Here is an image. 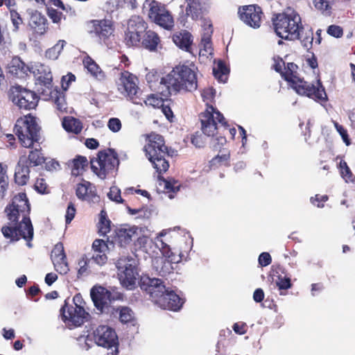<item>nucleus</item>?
<instances>
[{"label":"nucleus","mask_w":355,"mask_h":355,"mask_svg":"<svg viewBox=\"0 0 355 355\" xmlns=\"http://www.w3.org/2000/svg\"><path fill=\"white\" fill-rule=\"evenodd\" d=\"M327 33L335 37H340L343 35V28L336 25H331L327 29Z\"/></svg>","instance_id":"55"},{"label":"nucleus","mask_w":355,"mask_h":355,"mask_svg":"<svg viewBox=\"0 0 355 355\" xmlns=\"http://www.w3.org/2000/svg\"><path fill=\"white\" fill-rule=\"evenodd\" d=\"M339 168L340 171V174L342 178L346 182H353L354 176L352 173L351 172L349 168L348 167L346 162L344 160H340L339 163Z\"/></svg>","instance_id":"43"},{"label":"nucleus","mask_w":355,"mask_h":355,"mask_svg":"<svg viewBox=\"0 0 355 355\" xmlns=\"http://www.w3.org/2000/svg\"><path fill=\"white\" fill-rule=\"evenodd\" d=\"M166 155V154H158L155 156H152V157H148L154 168L159 174L165 173L169 167L168 162L165 158Z\"/></svg>","instance_id":"34"},{"label":"nucleus","mask_w":355,"mask_h":355,"mask_svg":"<svg viewBox=\"0 0 355 355\" xmlns=\"http://www.w3.org/2000/svg\"><path fill=\"white\" fill-rule=\"evenodd\" d=\"M40 130L36 118L30 114L18 119L14 128L21 145L26 148H32L39 141Z\"/></svg>","instance_id":"6"},{"label":"nucleus","mask_w":355,"mask_h":355,"mask_svg":"<svg viewBox=\"0 0 355 355\" xmlns=\"http://www.w3.org/2000/svg\"><path fill=\"white\" fill-rule=\"evenodd\" d=\"M185 17L193 21H198L207 15L211 8V0H184Z\"/></svg>","instance_id":"15"},{"label":"nucleus","mask_w":355,"mask_h":355,"mask_svg":"<svg viewBox=\"0 0 355 355\" xmlns=\"http://www.w3.org/2000/svg\"><path fill=\"white\" fill-rule=\"evenodd\" d=\"M279 289H288L291 288V279L288 277H279L276 282Z\"/></svg>","instance_id":"59"},{"label":"nucleus","mask_w":355,"mask_h":355,"mask_svg":"<svg viewBox=\"0 0 355 355\" xmlns=\"http://www.w3.org/2000/svg\"><path fill=\"white\" fill-rule=\"evenodd\" d=\"M240 19L247 26L258 28L261 26L263 13L262 9L257 5L243 6L238 11Z\"/></svg>","instance_id":"14"},{"label":"nucleus","mask_w":355,"mask_h":355,"mask_svg":"<svg viewBox=\"0 0 355 355\" xmlns=\"http://www.w3.org/2000/svg\"><path fill=\"white\" fill-rule=\"evenodd\" d=\"M259 264L261 266H267L271 263L272 259L268 252H262L259 257Z\"/></svg>","instance_id":"56"},{"label":"nucleus","mask_w":355,"mask_h":355,"mask_svg":"<svg viewBox=\"0 0 355 355\" xmlns=\"http://www.w3.org/2000/svg\"><path fill=\"white\" fill-rule=\"evenodd\" d=\"M94 189V187L89 182L83 180L77 184L76 196L79 199L94 200L95 198H98Z\"/></svg>","instance_id":"28"},{"label":"nucleus","mask_w":355,"mask_h":355,"mask_svg":"<svg viewBox=\"0 0 355 355\" xmlns=\"http://www.w3.org/2000/svg\"><path fill=\"white\" fill-rule=\"evenodd\" d=\"M118 165L117 154L110 148L100 151L97 157L91 160L92 170L101 179L105 178Z\"/></svg>","instance_id":"7"},{"label":"nucleus","mask_w":355,"mask_h":355,"mask_svg":"<svg viewBox=\"0 0 355 355\" xmlns=\"http://www.w3.org/2000/svg\"><path fill=\"white\" fill-rule=\"evenodd\" d=\"M141 288L148 293L152 300L157 304V300L167 291L168 288L160 279L144 276L141 278Z\"/></svg>","instance_id":"18"},{"label":"nucleus","mask_w":355,"mask_h":355,"mask_svg":"<svg viewBox=\"0 0 355 355\" xmlns=\"http://www.w3.org/2000/svg\"><path fill=\"white\" fill-rule=\"evenodd\" d=\"M170 232V230H163L155 239V243L160 249L162 257L175 264L182 261V254L181 251L172 243L171 237L168 236Z\"/></svg>","instance_id":"11"},{"label":"nucleus","mask_w":355,"mask_h":355,"mask_svg":"<svg viewBox=\"0 0 355 355\" xmlns=\"http://www.w3.org/2000/svg\"><path fill=\"white\" fill-rule=\"evenodd\" d=\"M48 15L51 19L52 21L55 24L60 23L62 17L61 12L53 8L48 9Z\"/></svg>","instance_id":"58"},{"label":"nucleus","mask_w":355,"mask_h":355,"mask_svg":"<svg viewBox=\"0 0 355 355\" xmlns=\"http://www.w3.org/2000/svg\"><path fill=\"white\" fill-rule=\"evenodd\" d=\"M332 122H333V124H334L335 128L336 129L337 132L339 133V135L342 137L343 142L347 146H349L350 144V139H349V136H348L347 130L345 129L343 126L340 125L336 121H333Z\"/></svg>","instance_id":"48"},{"label":"nucleus","mask_w":355,"mask_h":355,"mask_svg":"<svg viewBox=\"0 0 355 355\" xmlns=\"http://www.w3.org/2000/svg\"><path fill=\"white\" fill-rule=\"evenodd\" d=\"M184 302L182 298L168 288L167 291L157 300L156 304L163 309L178 311L182 308Z\"/></svg>","instance_id":"20"},{"label":"nucleus","mask_w":355,"mask_h":355,"mask_svg":"<svg viewBox=\"0 0 355 355\" xmlns=\"http://www.w3.org/2000/svg\"><path fill=\"white\" fill-rule=\"evenodd\" d=\"M76 77L73 74L69 73L62 78V87L64 90H67L71 82L75 81Z\"/></svg>","instance_id":"62"},{"label":"nucleus","mask_w":355,"mask_h":355,"mask_svg":"<svg viewBox=\"0 0 355 355\" xmlns=\"http://www.w3.org/2000/svg\"><path fill=\"white\" fill-rule=\"evenodd\" d=\"M152 244L153 241L146 236H139L137 241V245L146 252L148 251Z\"/></svg>","instance_id":"49"},{"label":"nucleus","mask_w":355,"mask_h":355,"mask_svg":"<svg viewBox=\"0 0 355 355\" xmlns=\"http://www.w3.org/2000/svg\"><path fill=\"white\" fill-rule=\"evenodd\" d=\"M94 252H105L107 250V245L103 240L96 239L92 244Z\"/></svg>","instance_id":"52"},{"label":"nucleus","mask_w":355,"mask_h":355,"mask_svg":"<svg viewBox=\"0 0 355 355\" xmlns=\"http://www.w3.org/2000/svg\"><path fill=\"white\" fill-rule=\"evenodd\" d=\"M211 33L212 30L211 25H209V27L207 29V33H204L201 39L199 51L200 58H209L212 57L213 48L211 43Z\"/></svg>","instance_id":"30"},{"label":"nucleus","mask_w":355,"mask_h":355,"mask_svg":"<svg viewBox=\"0 0 355 355\" xmlns=\"http://www.w3.org/2000/svg\"><path fill=\"white\" fill-rule=\"evenodd\" d=\"M328 200V196L327 195L324 196H319L316 195L315 198H311V202L316 205L318 207H324V202H325Z\"/></svg>","instance_id":"57"},{"label":"nucleus","mask_w":355,"mask_h":355,"mask_svg":"<svg viewBox=\"0 0 355 355\" xmlns=\"http://www.w3.org/2000/svg\"><path fill=\"white\" fill-rule=\"evenodd\" d=\"M213 73L219 82L224 83L227 79L229 69L221 60H219L213 68Z\"/></svg>","instance_id":"39"},{"label":"nucleus","mask_w":355,"mask_h":355,"mask_svg":"<svg viewBox=\"0 0 355 355\" xmlns=\"http://www.w3.org/2000/svg\"><path fill=\"white\" fill-rule=\"evenodd\" d=\"M144 33L141 42L143 46L149 51H155L159 42V37L157 33L152 31H146Z\"/></svg>","instance_id":"33"},{"label":"nucleus","mask_w":355,"mask_h":355,"mask_svg":"<svg viewBox=\"0 0 355 355\" xmlns=\"http://www.w3.org/2000/svg\"><path fill=\"white\" fill-rule=\"evenodd\" d=\"M31 65L26 64L19 57L15 56L8 62L6 67V71L10 76L24 78L31 73Z\"/></svg>","instance_id":"22"},{"label":"nucleus","mask_w":355,"mask_h":355,"mask_svg":"<svg viewBox=\"0 0 355 355\" xmlns=\"http://www.w3.org/2000/svg\"><path fill=\"white\" fill-rule=\"evenodd\" d=\"M8 187V177L2 175L0 178V198L5 196L6 192Z\"/></svg>","instance_id":"60"},{"label":"nucleus","mask_w":355,"mask_h":355,"mask_svg":"<svg viewBox=\"0 0 355 355\" xmlns=\"http://www.w3.org/2000/svg\"><path fill=\"white\" fill-rule=\"evenodd\" d=\"M163 187L168 193H175L179 190L180 185L177 182H171L168 180L163 181Z\"/></svg>","instance_id":"54"},{"label":"nucleus","mask_w":355,"mask_h":355,"mask_svg":"<svg viewBox=\"0 0 355 355\" xmlns=\"http://www.w3.org/2000/svg\"><path fill=\"white\" fill-rule=\"evenodd\" d=\"M119 320L122 323H128L133 320L135 315L133 311L127 306H121L116 309Z\"/></svg>","instance_id":"42"},{"label":"nucleus","mask_w":355,"mask_h":355,"mask_svg":"<svg viewBox=\"0 0 355 355\" xmlns=\"http://www.w3.org/2000/svg\"><path fill=\"white\" fill-rule=\"evenodd\" d=\"M30 204L25 193H19L13 199L12 204L6 207L8 219L15 224L21 218L15 227L6 225L2 227L3 236L11 241H18L23 238L27 241V246L32 248L31 241L33 238V227L29 218Z\"/></svg>","instance_id":"1"},{"label":"nucleus","mask_w":355,"mask_h":355,"mask_svg":"<svg viewBox=\"0 0 355 355\" xmlns=\"http://www.w3.org/2000/svg\"><path fill=\"white\" fill-rule=\"evenodd\" d=\"M62 126L67 132L78 134L82 130L81 122L73 117H66L62 121Z\"/></svg>","instance_id":"38"},{"label":"nucleus","mask_w":355,"mask_h":355,"mask_svg":"<svg viewBox=\"0 0 355 355\" xmlns=\"http://www.w3.org/2000/svg\"><path fill=\"white\" fill-rule=\"evenodd\" d=\"M35 188L40 193H45L47 192V185L45 180L42 178H39L36 180Z\"/></svg>","instance_id":"61"},{"label":"nucleus","mask_w":355,"mask_h":355,"mask_svg":"<svg viewBox=\"0 0 355 355\" xmlns=\"http://www.w3.org/2000/svg\"><path fill=\"white\" fill-rule=\"evenodd\" d=\"M31 73H33L38 80L46 86L51 85L52 74L48 66L40 62H37L31 64Z\"/></svg>","instance_id":"26"},{"label":"nucleus","mask_w":355,"mask_h":355,"mask_svg":"<svg viewBox=\"0 0 355 355\" xmlns=\"http://www.w3.org/2000/svg\"><path fill=\"white\" fill-rule=\"evenodd\" d=\"M108 198L116 203H122L123 200L121 196V190L117 187L113 186L110 187V191L107 193Z\"/></svg>","instance_id":"45"},{"label":"nucleus","mask_w":355,"mask_h":355,"mask_svg":"<svg viewBox=\"0 0 355 355\" xmlns=\"http://www.w3.org/2000/svg\"><path fill=\"white\" fill-rule=\"evenodd\" d=\"M147 157H152L158 154H167V147L162 135L152 132L147 137V143L144 146Z\"/></svg>","instance_id":"19"},{"label":"nucleus","mask_w":355,"mask_h":355,"mask_svg":"<svg viewBox=\"0 0 355 355\" xmlns=\"http://www.w3.org/2000/svg\"><path fill=\"white\" fill-rule=\"evenodd\" d=\"M272 24L276 34L286 40L299 39L304 29L301 17L296 11L290 8L275 15L272 18Z\"/></svg>","instance_id":"4"},{"label":"nucleus","mask_w":355,"mask_h":355,"mask_svg":"<svg viewBox=\"0 0 355 355\" xmlns=\"http://www.w3.org/2000/svg\"><path fill=\"white\" fill-rule=\"evenodd\" d=\"M144 8L148 9L149 18L159 26L167 30L173 27L174 21L172 15L158 2L146 0L144 3Z\"/></svg>","instance_id":"10"},{"label":"nucleus","mask_w":355,"mask_h":355,"mask_svg":"<svg viewBox=\"0 0 355 355\" xmlns=\"http://www.w3.org/2000/svg\"><path fill=\"white\" fill-rule=\"evenodd\" d=\"M144 103L146 105H150L154 107L162 106V101L160 98H158L155 95H151L148 96Z\"/></svg>","instance_id":"53"},{"label":"nucleus","mask_w":355,"mask_h":355,"mask_svg":"<svg viewBox=\"0 0 355 355\" xmlns=\"http://www.w3.org/2000/svg\"><path fill=\"white\" fill-rule=\"evenodd\" d=\"M88 166V161L85 157L78 156L72 161L71 174L73 176L82 175Z\"/></svg>","instance_id":"36"},{"label":"nucleus","mask_w":355,"mask_h":355,"mask_svg":"<svg viewBox=\"0 0 355 355\" xmlns=\"http://www.w3.org/2000/svg\"><path fill=\"white\" fill-rule=\"evenodd\" d=\"M89 32L100 40H105L112 34L113 28L109 20H94L90 23Z\"/></svg>","instance_id":"23"},{"label":"nucleus","mask_w":355,"mask_h":355,"mask_svg":"<svg viewBox=\"0 0 355 355\" xmlns=\"http://www.w3.org/2000/svg\"><path fill=\"white\" fill-rule=\"evenodd\" d=\"M273 61V69L281 73L282 77L298 94L308 96L316 101H326L327 96L320 80H317L316 85L309 83L299 76L298 67L293 62L287 63L286 67L280 58H274Z\"/></svg>","instance_id":"2"},{"label":"nucleus","mask_w":355,"mask_h":355,"mask_svg":"<svg viewBox=\"0 0 355 355\" xmlns=\"http://www.w3.org/2000/svg\"><path fill=\"white\" fill-rule=\"evenodd\" d=\"M26 160L30 166H37L42 164L45 162V158L41 152V148L31 150Z\"/></svg>","instance_id":"37"},{"label":"nucleus","mask_w":355,"mask_h":355,"mask_svg":"<svg viewBox=\"0 0 355 355\" xmlns=\"http://www.w3.org/2000/svg\"><path fill=\"white\" fill-rule=\"evenodd\" d=\"M107 127L112 132H118L122 127L121 122L118 118H111L107 122Z\"/></svg>","instance_id":"50"},{"label":"nucleus","mask_w":355,"mask_h":355,"mask_svg":"<svg viewBox=\"0 0 355 355\" xmlns=\"http://www.w3.org/2000/svg\"><path fill=\"white\" fill-rule=\"evenodd\" d=\"M215 94L216 91L212 87L205 89L201 94L202 100L207 105L206 110L200 114L201 129L203 133L208 137L215 135L217 130V123L224 125L226 124L223 115L210 105Z\"/></svg>","instance_id":"5"},{"label":"nucleus","mask_w":355,"mask_h":355,"mask_svg":"<svg viewBox=\"0 0 355 355\" xmlns=\"http://www.w3.org/2000/svg\"><path fill=\"white\" fill-rule=\"evenodd\" d=\"M66 42L64 40H59L53 47L49 49L46 53V58L51 60H56L63 50Z\"/></svg>","instance_id":"41"},{"label":"nucleus","mask_w":355,"mask_h":355,"mask_svg":"<svg viewBox=\"0 0 355 355\" xmlns=\"http://www.w3.org/2000/svg\"><path fill=\"white\" fill-rule=\"evenodd\" d=\"M51 257L54 268L58 272L65 275L69 272V268L62 243H58L54 246Z\"/></svg>","instance_id":"21"},{"label":"nucleus","mask_w":355,"mask_h":355,"mask_svg":"<svg viewBox=\"0 0 355 355\" xmlns=\"http://www.w3.org/2000/svg\"><path fill=\"white\" fill-rule=\"evenodd\" d=\"M90 295L96 308L101 313H103L106 309H108L112 301L117 299L116 294L112 293L107 288L102 286L93 287Z\"/></svg>","instance_id":"16"},{"label":"nucleus","mask_w":355,"mask_h":355,"mask_svg":"<svg viewBox=\"0 0 355 355\" xmlns=\"http://www.w3.org/2000/svg\"><path fill=\"white\" fill-rule=\"evenodd\" d=\"M139 230L136 226L124 225L116 232V241L121 246H125L130 243L134 238L138 236Z\"/></svg>","instance_id":"24"},{"label":"nucleus","mask_w":355,"mask_h":355,"mask_svg":"<svg viewBox=\"0 0 355 355\" xmlns=\"http://www.w3.org/2000/svg\"><path fill=\"white\" fill-rule=\"evenodd\" d=\"M147 28L145 21L139 16H132L128 20L127 29L144 34Z\"/></svg>","instance_id":"35"},{"label":"nucleus","mask_w":355,"mask_h":355,"mask_svg":"<svg viewBox=\"0 0 355 355\" xmlns=\"http://www.w3.org/2000/svg\"><path fill=\"white\" fill-rule=\"evenodd\" d=\"M192 36L190 33L183 31L177 33L173 36V41L179 48L186 51H190V46L192 43Z\"/></svg>","instance_id":"31"},{"label":"nucleus","mask_w":355,"mask_h":355,"mask_svg":"<svg viewBox=\"0 0 355 355\" xmlns=\"http://www.w3.org/2000/svg\"><path fill=\"white\" fill-rule=\"evenodd\" d=\"M83 64L88 72L96 79L102 80L105 79V73L101 70L99 66L90 57L86 56L83 59Z\"/></svg>","instance_id":"32"},{"label":"nucleus","mask_w":355,"mask_h":355,"mask_svg":"<svg viewBox=\"0 0 355 355\" xmlns=\"http://www.w3.org/2000/svg\"><path fill=\"white\" fill-rule=\"evenodd\" d=\"M161 83L167 87L170 94L193 92L198 87L196 73L187 65L176 66L162 78Z\"/></svg>","instance_id":"3"},{"label":"nucleus","mask_w":355,"mask_h":355,"mask_svg":"<svg viewBox=\"0 0 355 355\" xmlns=\"http://www.w3.org/2000/svg\"><path fill=\"white\" fill-rule=\"evenodd\" d=\"M315 7L322 12L329 15L331 6L327 0H313Z\"/></svg>","instance_id":"47"},{"label":"nucleus","mask_w":355,"mask_h":355,"mask_svg":"<svg viewBox=\"0 0 355 355\" xmlns=\"http://www.w3.org/2000/svg\"><path fill=\"white\" fill-rule=\"evenodd\" d=\"M121 284L128 289H132L139 276L137 261L130 257H121L116 262Z\"/></svg>","instance_id":"8"},{"label":"nucleus","mask_w":355,"mask_h":355,"mask_svg":"<svg viewBox=\"0 0 355 355\" xmlns=\"http://www.w3.org/2000/svg\"><path fill=\"white\" fill-rule=\"evenodd\" d=\"M233 330L235 333L243 335L245 334L247 331V326L243 322H236L233 325Z\"/></svg>","instance_id":"64"},{"label":"nucleus","mask_w":355,"mask_h":355,"mask_svg":"<svg viewBox=\"0 0 355 355\" xmlns=\"http://www.w3.org/2000/svg\"><path fill=\"white\" fill-rule=\"evenodd\" d=\"M10 13V19L14 27L13 31H17L19 29V25L23 22L22 19L16 10H12Z\"/></svg>","instance_id":"51"},{"label":"nucleus","mask_w":355,"mask_h":355,"mask_svg":"<svg viewBox=\"0 0 355 355\" xmlns=\"http://www.w3.org/2000/svg\"><path fill=\"white\" fill-rule=\"evenodd\" d=\"M173 264L162 256L157 257L153 260V269L161 276L171 273L174 270Z\"/></svg>","instance_id":"29"},{"label":"nucleus","mask_w":355,"mask_h":355,"mask_svg":"<svg viewBox=\"0 0 355 355\" xmlns=\"http://www.w3.org/2000/svg\"><path fill=\"white\" fill-rule=\"evenodd\" d=\"M93 338L98 346L111 349L112 355L119 352V341L115 331L107 325H100L93 332Z\"/></svg>","instance_id":"9"},{"label":"nucleus","mask_w":355,"mask_h":355,"mask_svg":"<svg viewBox=\"0 0 355 355\" xmlns=\"http://www.w3.org/2000/svg\"><path fill=\"white\" fill-rule=\"evenodd\" d=\"M30 168L27 164L26 157L23 155L19 157L18 163L15 168V181L20 186L26 184L30 178Z\"/></svg>","instance_id":"25"},{"label":"nucleus","mask_w":355,"mask_h":355,"mask_svg":"<svg viewBox=\"0 0 355 355\" xmlns=\"http://www.w3.org/2000/svg\"><path fill=\"white\" fill-rule=\"evenodd\" d=\"M144 34L127 29L125 33V42L128 46H137L141 43V39Z\"/></svg>","instance_id":"40"},{"label":"nucleus","mask_w":355,"mask_h":355,"mask_svg":"<svg viewBox=\"0 0 355 355\" xmlns=\"http://www.w3.org/2000/svg\"><path fill=\"white\" fill-rule=\"evenodd\" d=\"M75 214H76V209H75L74 206L73 205V204L70 203L68 205V207H67V209L66 211V215H65L67 224H69L71 223V221L73 219V218L75 216Z\"/></svg>","instance_id":"63"},{"label":"nucleus","mask_w":355,"mask_h":355,"mask_svg":"<svg viewBox=\"0 0 355 355\" xmlns=\"http://www.w3.org/2000/svg\"><path fill=\"white\" fill-rule=\"evenodd\" d=\"M110 221L107 218V214L102 210L100 214L99 231L102 234H105L110 232Z\"/></svg>","instance_id":"44"},{"label":"nucleus","mask_w":355,"mask_h":355,"mask_svg":"<svg viewBox=\"0 0 355 355\" xmlns=\"http://www.w3.org/2000/svg\"><path fill=\"white\" fill-rule=\"evenodd\" d=\"M107 261V256L105 252H94L92 257L88 260L89 264L96 263L103 265Z\"/></svg>","instance_id":"46"},{"label":"nucleus","mask_w":355,"mask_h":355,"mask_svg":"<svg viewBox=\"0 0 355 355\" xmlns=\"http://www.w3.org/2000/svg\"><path fill=\"white\" fill-rule=\"evenodd\" d=\"M11 98L16 105L24 110L35 108L38 102V97L33 92L20 86L12 87Z\"/></svg>","instance_id":"12"},{"label":"nucleus","mask_w":355,"mask_h":355,"mask_svg":"<svg viewBox=\"0 0 355 355\" xmlns=\"http://www.w3.org/2000/svg\"><path fill=\"white\" fill-rule=\"evenodd\" d=\"M116 85L121 94L130 98L135 96L139 91L138 78L128 71L121 73Z\"/></svg>","instance_id":"17"},{"label":"nucleus","mask_w":355,"mask_h":355,"mask_svg":"<svg viewBox=\"0 0 355 355\" xmlns=\"http://www.w3.org/2000/svg\"><path fill=\"white\" fill-rule=\"evenodd\" d=\"M29 26L35 34L43 35L47 31L46 19L38 11H33L30 17Z\"/></svg>","instance_id":"27"},{"label":"nucleus","mask_w":355,"mask_h":355,"mask_svg":"<svg viewBox=\"0 0 355 355\" xmlns=\"http://www.w3.org/2000/svg\"><path fill=\"white\" fill-rule=\"evenodd\" d=\"M64 322L69 328L76 327L82 325L88 318L89 313L85 308L64 306L60 310Z\"/></svg>","instance_id":"13"}]
</instances>
